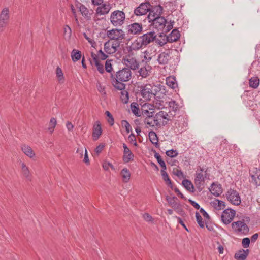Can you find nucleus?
<instances>
[{
	"label": "nucleus",
	"instance_id": "f257e3e1",
	"mask_svg": "<svg viewBox=\"0 0 260 260\" xmlns=\"http://www.w3.org/2000/svg\"><path fill=\"white\" fill-rule=\"evenodd\" d=\"M131 74L130 69L125 68L119 70L115 75L111 73L112 85L117 90H124L125 88V84L122 82L128 81L131 79Z\"/></svg>",
	"mask_w": 260,
	"mask_h": 260
},
{
	"label": "nucleus",
	"instance_id": "f03ea898",
	"mask_svg": "<svg viewBox=\"0 0 260 260\" xmlns=\"http://www.w3.org/2000/svg\"><path fill=\"white\" fill-rule=\"evenodd\" d=\"M125 18V13L123 11L116 10L111 13L110 19L114 26H119L123 24Z\"/></svg>",
	"mask_w": 260,
	"mask_h": 260
},
{
	"label": "nucleus",
	"instance_id": "7ed1b4c3",
	"mask_svg": "<svg viewBox=\"0 0 260 260\" xmlns=\"http://www.w3.org/2000/svg\"><path fill=\"white\" fill-rule=\"evenodd\" d=\"M171 120L167 112L160 111L157 113L153 118V121L156 126H165L167 124L168 121Z\"/></svg>",
	"mask_w": 260,
	"mask_h": 260
},
{
	"label": "nucleus",
	"instance_id": "20e7f679",
	"mask_svg": "<svg viewBox=\"0 0 260 260\" xmlns=\"http://www.w3.org/2000/svg\"><path fill=\"white\" fill-rule=\"evenodd\" d=\"M231 226L236 233L244 235H247L249 231V228L245 223L244 220L233 222L232 223Z\"/></svg>",
	"mask_w": 260,
	"mask_h": 260
},
{
	"label": "nucleus",
	"instance_id": "39448f33",
	"mask_svg": "<svg viewBox=\"0 0 260 260\" xmlns=\"http://www.w3.org/2000/svg\"><path fill=\"white\" fill-rule=\"evenodd\" d=\"M162 11L163 8L160 5L155 6L154 7L151 6L150 7V11H148L149 12L148 15L145 17L143 21L145 22L146 20H151V19H153V18L161 17V15L162 13Z\"/></svg>",
	"mask_w": 260,
	"mask_h": 260
},
{
	"label": "nucleus",
	"instance_id": "423d86ee",
	"mask_svg": "<svg viewBox=\"0 0 260 260\" xmlns=\"http://www.w3.org/2000/svg\"><path fill=\"white\" fill-rule=\"evenodd\" d=\"M151 5L149 2H145L141 3L138 7L134 10V15L131 16V18H134V16H144L146 17V15L147 12L150 11V7Z\"/></svg>",
	"mask_w": 260,
	"mask_h": 260
},
{
	"label": "nucleus",
	"instance_id": "0eeeda50",
	"mask_svg": "<svg viewBox=\"0 0 260 260\" xmlns=\"http://www.w3.org/2000/svg\"><path fill=\"white\" fill-rule=\"evenodd\" d=\"M126 33L127 35H139L143 32L142 23L134 22L126 26Z\"/></svg>",
	"mask_w": 260,
	"mask_h": 260
},
{
	"label": "nucleus",
	"instance_id": "6e6552de",
	"mask_svg": "<svg viewBox=\"0 0 260 260\" xmlns=\"http://www.w3.org/2000/svg\"><path fill=\"white\" fill-rule=\"evenodd\" d=\"M228 200L234 205H239L241 203V198L239 193L233 189L230 188L226 192Z\"/></svg>",
	"mask_w": 260,
	"mask_h": 260
},
{
	"label": "nucleus",
	"instance_id": "1a4fd4ad",
	"mask_svg": "<svg viewBox=\"0 0 260 260\" xmlns=\"http://www.w3.org/2000/svg\"><path fill=\"white\" fill-rule=\"evenodd\" d=\"M107 36L110 40L118 41L125 39L124 32L121 29L113 28L108 30Z\"/></svg>",
	"mask_w": 260,
	"mask_h": 260
},
{
	"label": "nucleus",
	"instance_id": "9d476101",
	"mask_svg": "<svg viewBox=\"0 0 260 260\" xmlns=\"http://www.w3.org/2000/svg\"><path fill=\"white\" fill-rule=\"evenodd\" d=\"M148 21L150 23V25L152 26L154 28L156 29L158 31H161V32H162L165 24H167V20L164 17L153 18V19Z\"/></svg>",
	"mask_w": 260,
	"mask_h": 260
},
{
	"label": "nucleus",
	"instance_id": "9b49d317",
	"mask_svg": "<svg viewBox=\"0 0 260 260\" xmlns=\"http://www.w3.org/2000/svg\"><path fill=\"white\" fill-rule=\"evenodd\" d=\"M9 17V9L4 8L0 13V32H2L8 24Z\"/></svg>",
	"mask_w": 260,
	"mask_h": 260
},
{
	"label": "nucleus",
	"instance_id": "f8f14e48",
	"mask_svg": "<svg viewBox=\"0 0 260 260\" xmlns=\"http://www.w3.org/2000/svg\"><path fill=\"white\" fill-rule=\"evenodd\" d=\"M235 211L232 209H225L221 215V220L226 225L229 224L233 220L235 215Z\"/></svg>",
	"mask_w": 260,
	"mask_h": 260
},
{
	"label": "nucleus",
	"instance_id": "ddd939ff",
	"mask_svg": "<svg viewBox=\"0 0 260 260\" xmlns=\"http://www.w3.org/2000/svg\"><path fill=\"white\" fill-rule=\"evenodd\" d=\"M141 90V95L144 99V101H149L153 96V86L150 84H146L142 86Z\"/></svg>",
	"mask_w": 260,
	"mask_h": 260
},
{
	"label": "nucleus",
	"instance_id": "4468645a",
	"mask_svg": "<svg viewBox=\"0 0 260 260\" xmlns=\"http://www.w3.org/2000/svg\"><path fill=\"white\" fill-rule=\"evenodd\" d=\"M123 63L131 70H135L138 68L139 63L136 59L130 55L126 56L122 60Z\"/></svg>",
	"mask_w": 260,
	"mask_h": 260
},
{
	"label": "nucleus",
	"instance_id": "2eb2a0df",
	"mask_svg": "<svg viewBox=\"0 0 260 260\" xmlns=\"http://www.w3.org/2000/svg\"><path fill=\"white\" fill-rule=\"evenodd\" d=\"M156 37L155 32L154 31H151L143 34L140 38L146 47L148 45L154 42Z\"/></svg>",
	"mask_w": 260,
	"mask_h": 260
},
{
	"label": "nucleus",
	"instance_id": "dca6fc26",
	"mask_svg": "<svg viewBox=\"0 0 260 260\" xmlns=\"http://www.w3.org/2000/svg\"><path fill=\"white\" fill-rule=\"evenodd\" d=\"M122 147L124 149L123 155L122 156L123 161L125 163L133 161L134 160V155L132 152L124 143L122 144Z\"/></svg>",
	"mask_w": 260,
	"mask_h": 260
},
{
	"label": "nucleus",
	"instance_id": "f3484780",
	"mask_svg": "<svg viewBox=\"0 0 260 260\" xmlns=\"http://www.w3.org/2000/svg\"><path fill=\"white\" fill-rule=\"evenodd\" d=\"M171 59L170 52H162L158 54L157 60L160 65H166L169 63Z\"/></svg>",
	"mask_w": 260,
	"mask_h": 260
},
{
	"label": "nucleus",
	"instance_id": "a211bd4d",
	"mask_svg": "<svg viewBox=\"0 0 260 260\" xmlns=\"http://www.w3.org/2000/svg\"><path fill=\"white\" fill-rule=\"evenodd\" d=\"M204 182L205 178L204 174L201 172L196 173L194 178V184L200 192L204 188V187L202 186L203 185Z\"/></svg>",
	"mask_w": 260,
	"mask_h": 260
},
{
	"label": "nucleus",
	"instance_id": "6ab92c4d",
	"mask_svg": "<svg viewBox=\"0 0 260 260\" xmlns=\"http://www.w3.org/2000/svg\"><path fill=\"white\" fill-rule=\"evenodd\" d=\"M166 37L168 42L172 43L177 41L180 38V34L178 29L175 28Z\"/></svg>",
	"mask_w": 260,
	"mask_h": 260
},
{
	"label": "nucleus",
	"instance_id": "aec40b11",
	"mask_svg": "<svg viewBox=\"0 0 260 260\" xmlns=\"http://www.w3.org/2000/svg\"><path fill=\"white\" fill-rule=\"evenodd\" d=\"M210 191L215 197L219 196L222 193L221 185L213 183L210 188Z\"/></svg>",
	"mask_w": 260,
	"mask_h": 260
},
{
	"label": "nucleus",
	"instance_id": "412c9836",
	"mask_svg": "<svg viewBox=\"0 0 260 260\" xmlns=\"http://www.w3.org/2000/svg\"><path fill=\"white\" fill-rule=\"evenodd\" d=\"M102 134V128L100 122L96 121L94 125L93 131L92 133L93 139L94 141L97 140Z\"/></svg>",
	"mask_w": 260,
	"mask_h": 260
},
{
	"label": "nucleus",
	"instance_id": "4be33fe9",
	"mask_svg": "<svg viewBox=\"0 0 260 260\" xmlns=\"http://www.w3.org/2000/svg\"><path fill=\"white\" fill-rule=\"evenodd\" d=\"M145 47V46L140 37L136 39L130 46L131 49L134 51H137Z\"/></svg>",
	"mask_w": 260,
	"mask_h": 260
},
{
	"label": "nucleus",
	"instance_id": "5701e85b",
	"mask_svg": "<svg viewBox=\"0 0 260 260\" xmlns=\"http://www.w3.org/2000/svg\"><path fill=\"white\" fill-rule=\"evenodd\" d=\"M149 140L157 148H159L160 145L158 142V137L156 133L151 131L148 134Z\"/></svg>",
	"mask_w": 260,
	"mask_h": 260
},
{
	"label": "nucleus",
	"instance_id": "b1692460",
	"mask_svg": "<svg viewBox=\"0 0 260 260\" xmlns=\"http://www.w3.org/2000/svg\"><path fill=\"white\" fill-rule=\"evenodd\" d=\"M151 107H152V105L147 104H144L142 106L141 110L142 113L145 114L147 117H149V115L150 116L151 113H153V116H154V109L151 108Z\"/></svg>",
	"mask_w": 260,
	"mask_h": 260
},
{
	"label": "nucleus",
	"instance_id": "393cba45",
	"mask_svg": "<svg viewBox=\"0 0 260 260\" xmlns=\"http://www.w3.org/2000/svg\"><path fill=\"white\" fill-rule=\"evenodd\" d=\"M248 249H241L235 254V258L238 260H245L249 253Z\"/></svg>",
	"mask_w": 260,
	"mask_h": 260
},
{
	"label": "nucleus",
	"instance_id": "a878e982",
	"mask_svg": "<svg viewBox=\"0 0 260 260\" xmlns=\"http://www.w3.org/2000/svg\"><path fill=\"white\" fill-rule=\"evenodd\" d=\"M91 56L94 62L95 66L97 68V70H98L100 73L103 74L104 72V67L103 65L100 63L99 60L97 59L96 54H95L93 52H91Z\"/></svg>",
	"mask_w": 260,
	"mask_h": 260
},
{
	"label": "nucleus",
	"instance_id": "bb28decb",
	"mask_svg": "<svg viewBox=\"0 0 260 260\" xmlns=\"http://www.w3.org/2000/svg\"><path fill=\"white\" fill-rule=\"evenodd\" d=\"M76 6L77 8H79V11L83 16L87 18L90 17L89 15V10L84 5L78 2V3L76 4Z\"/></svg>",
	"mask_w": 260,
	"mask_h": 260
},
{
	"label": "nucleus",
	"instance_id": "cd10ccee",
	"mask_svg": "<svg viewBox=\"0 0 260 260\" xmlns=\"http://www.w3.org/2000/svg\"><path fill=\"white\" fill-rule=\"evenodd\" d=\"M166 200L169 205H170L174 210L177 209V207H179L180 205V203L176 202V200H178V199L175 197L171 198L167 196Z\"/></svg>",
	"mask_w": 260,
	"mask_h": 260
},
{
	"label": "nucleus",
	"instance_id": "c85d7f7f",
	"mask_svg": "<svg viewBox=\"0 0 260 260\" xmlns=\"http://www.w3.org/2000/svg\"><path fill=\"white\" fill-rule=\"evenodd\" d=\"M110 7L109 5L103 4L101 6L96 9V13L100 15H105L107 14L110 11Z\"/></svg>",
	"mask_w": 260,
	"mask_h": 260
},
{
	"label": "nucleus",
	"instance_id": "c756f323",
	"mask_svg": "<svg viewBox=\"0 0 260 260\" xmlns=\"http://www.w3.org/2000/svg\"><path fill=\"white\" fill-rule=\"evenodd\" d=\"M182 185L185 189L190 192H194V187L192 182L188 179H184L182 181Z\"/></svg>",
	"mask_w": 260,
	"mask_h": 260
},
{
	"label": "nucleus",
	"instance_id": "7c9ffc66",
	"mask_svg": "<svg viewBox=\"0 0 260 260\" xmlns=\"http://www.w3.org/2000/svg\"><path fill=\"white\" fill-rule=\"evenodd\" d=\"M151 69V67L149 65L145 66L141 68L139 71L140 76H142L143 78L147 77L150 73Z\"/></svg>",
	"mask_w": 260,
	"mask_h": 260
},
{
	"label": "nucleus",
	"instance_id": "2f4dec72",
	"mask_svg": "<svg viewBox=\"0 0 260 260\" xmlns=\"http://www.w3.org/2000/svg\"><path fill=\"white\" fill-rule=\"evenodd\" d=\"M21 150L25 155L28 157L32 158L35 156V153L31 148L26 145H22L21 146Z\"/></svg>",
	"mask_w": 260,
	"mask_h": 260
},
{
	"label": "nucleus",
	"instance_id": "473e14b6",
	"mask_svg": "<svg viewBox=\"0 0 260 260\" xmlns=\"http://www.w3.org/2000/svg\"><path fill=\"white\" fill-rule=\"evenodd\" d=\"M22 173L23 176L29 181H31V175L30 173L29 170L28 168L25 165V164L23 162L22 164Z\"/></svg>",
	"mask_w": 260,
	"mask_h": 260
},
{
	"label": "nucleus",
	"instance_id": "72a5a7b5",
	"mask_svg": "<svg viewBox=\"0 0 260 260\" xmlns=\"http://www.w3.org/2000/svg\"><path fill=\"white\" fill-rule=\"evenodd\" d=\"M166 84L170 88L175 89L177 87V83L174 77L169 76L166 79Z\"/></svg>",
	"mask_w": 260,
	"mask_h": 260
},
{
	"label": "nucleus",
	"instance_id": "f704fd0d",
	"mask_svg": "<svg viewBox=\"0 0 260 260\" xmlns=\"http://www.w3.org/2000/svg\"><path fill=\"white\" fill-rule=\"evenodd\" d=\"M82 57V53L80 51L74 49L71 52V58L74 62L80 60Z\"/></svg>",
	"mask_w": 260,
	"mask_h": 260
},
{
	"label": "nucleus",
	"instance_id": "c9c22d12",
	"mask_svg": "<svg viewBox=\"0 0 260 260\" xmlns=\"http://www.w3.org/2000/svg\"><path fill=\"white\" fill-rule=\"evenodd\" d=\"M120 174L123 182H128L131 177V173L129 170L127 168H123L121 170Z\"/></svg>",
	"mask_w": 260,
	"mask_h": 260
},
{
	"label": "nucleus",
	"instance_id": "e433bc0d",
	"mask_svg": "<svg viewBox=\"0 0 260 260\" xmlns=\"http://www.w3.org/2000/svg\"><path fill=\"white\" fill-rule=\"evenodd\" d=\"M260 80L258 77H253L249 80V84L250 87L256 89L259 86Z\"/></svg>",
	"mask_w": 260,
	"mask_h": 260
},
{
	"label": "nucleus",
	"instance_id": "4c0bfd02",
	"mask_svg": "<svg viewBox=\"0 0 260 260\" xmlns=\"http://www.w3.org/2000/svg\"><path fill=\"white\" fill-rule=\"evenodd\" d=\"M169 112V113H171V112H173L174 113V114H171L173 116H174L175 114V112L178 110V104L175 101H171L169 102L168 104Z\"/></svg>",
	"mask_w": 260,
	"mask_h": 260
},
{
	"label": "nucleus",
	"instance_id": "58836bf2",
	"mask_svg": "<svg viewBox=\"0 0 260 260\" xmlns=\"http://www.w3.org/2000/svg\"><path fill=\"white\" fill-rule=\"evenodd\" d=\"M166 170H161V175L162 176V179L164 181L168 184V185L173 189V185L172 182L170 179L169 177V176L167 173L165 171Z\"/></svg>",
	"mask_w": 260,
	"mask_h": 260
},
{
	"label": "nucleus",
	"instance_id": "ea45409f",
	"mask_svg": "<svg viewBox=\"0 0 260 260\" xmlns=\"http://www.w3.org/2000/svg\"><path fill=\"white\" fill-rule=\"evenodd\" d=\"M213 206L218 210L223 209L225 207V203L218 199H216L213 202Z\"/></svg>",
	"mask_w": 260,
	"mask_h": 260
},
{
	"label": "nucleus",
	"instance_id": "a19ab883",
	"mask_svg": "<svg viewBox=\"0 0 260 260\" xmlns=\"http://www.w3.org/2000/svg\"><path fill=\"white\" fill-rule=\"evenodd\" d=\"M153 56V53L152 50L148 48L144 52V58L146 61V63L149 62Z\"/></svg>",
	"mask_w": 260,
	"mask_h": 260
},
{
	"label": "nucleus",
	"instance_id": "79ce46f5",
	"mask_svg": "<svg viewBox=\"0 0 260 260\" xmlns=\"http://www.w3.org/2000/svg\"><path fill=\"white\" fill-rule=\"evenodd\" d=\"M154 152H155L154 157L157 159V162H158V164L161 167V168H162L161 170H166L167 167H166L165 162L161 158V156L160 155V154L156 152L155 151H154Z\"/></svg>",
	"mask_w": 260,
	"mask_h": 260
},
{
	"label": "nucleus",
	"instance_id": "37998d69",
	"mask_svg": "<svg viewBox=\"0 0 260 260\" xmlns=\"http://www.w3.org/2000/svg\"><path fill=\"white\" fill-rule=\"evenodd\" d=\"M131 108L133 113L136 115V116H140L139 114L140 109L139 108V105L137 103L133 102L131 104Z\"/></svg>",
	"mask_w": 260,
	"mask_h": 260
},
{
	"label": "nucleus",
	"instance_id": "c03bdc74",
	"mask_svg": "<svg viewBox=\"0 0 260 260\" xmlns=\"http://www.w3.org/2000/svg\"><path fill=\"white\" fill-rule=\"evenodd\" d=\"M153 113L149 115V117H147L144 120V123L149 125L150 127H153L155 126V124L153 121Z\"/></svg>",
	"mask_w": 260,
	"mask_h": 260
},
{
	"label": "nucleus",
	"instance_id": "a18cd8bd",
	"mask_svg": "<svg viewBox=\"0 0 260 260\" xmlns=\"http://www.w3.org/2000/svg\"><path fill=\"white\" fill-rule=\"evenodd\" d=\"M56 74L58 81L62 83L64 81L63 74L62 70L59 67H57L56 69Z\"/></svg>",
	"mask_w": 260,
	"mask_h": 260
},
{
	"label": "nucleus",
	"instance_id": "49530a36",
	"mask_svg": "<svg viewBox=\"0 0 260 260\" xmlns=\"http://www.w3.org/2000/svg\"><path fill=\"white\" fill-rule=\"evenodd\" d=\"M195 216H196L197 222L198 224H199V226L201 228H205V223H204L203 219L202 216H201V215L199 214V213L198 212H196Z\"/></svg>",
	"mask_w": 260,
	"mask_h": 260
},
{
	"label": "nucleus",
	"instance_id": "de8ad7c7",
	"mask_svg": "<svg viewBox=\"0 0 260 260\" xmlns=\"http://www.w3.org/2000/svg\"><path fill=\"white\" fill-rule=\"evenodd\" d=\"M104 50H105L106 53H107V54H112L114 53V52L113 50V49H112V48L110 45L109 41H108L104 43Z\"/></svg>",
	"mask_w": 260,
	"mask_h": 260
},
{
	"label": "nucleus",
	"instance_id": "09e8293b",
	"mask_svg": "<svg viewBox=\"0 0 260 260\" xmlns=\"http://www.w3.org/2000/svg\"><path fill=\"white\" fill-rule=\"evenodd\" d=\"M164 86H155L154 88H153V96L157 94H159L162 92H165Z\"/></svg>",
	"mask_w": 260,
	"mask_h": 260
},
{
	"label": "nucleus",
	"instance_id": "8fccbe9b",
	"mask_svg": "<svg viewBox=\"0 0 260 260\" xmlns=\"http://www.w3.org/2000/svg\"><path fill=\"white\" fill-rule=\"evenodd\" d=\"M121 99L123 103H127L128 99H129V96H128V93L127 91L123 90H121Z\"/></svg>",
	"mask_w": 260,
	"mask_h": 260
},
{
	"label": "nucleus",
	"instance_id": "3c124183",
	"mask_svg": "<svg viewBox=\"0 0 260 260\" xmlns=\"http://www.w3.org/2000/svg\"><path fill=\"white\" fill-rule=\"evenodd\" d=\"M96 56L98 59H100L103 60L106 59L108 57L107 54L105 53L101 49L98 51Z\"/></svg>",
	"mask_w": 260,
	"mask_h": 260
},
{
	"label": "nucleus",
	"instance_id": "603ef678",
	"mask_svg": "<svg viewBox=\"0 0 260 260\" xmlns=\"http://www.w3.org/2000/svg\"><path fill=\"white\" fill-rule=\"evenodd\" d=\"M56 120L55 118H51L50 120V125L49 127L48 128V131H49L50 133L51 134L53 133L54 131V128L56 126Z\"/></svg>",
	"mask_w": 260,
	"mask_h": 260
},
{
	"label": "nucleus",
	"instance_id": "864d4df0",
	"mask_svg": "<svg viewBox=\"0 0 260 260\" xmlns=\"http://www.w3.org/2000/svg\"><path fill=\"white\" fill-rule=\"evenodd\" d=\"M121 125L123 127L125 128L127 133H129L132 131V127L127 120H123L121 121Z\"/></svg>",
	"mask_w": 260,
	"mask_h": 260
},
{
	"label": "nucleus",
	"instance_id": "5fc2aeb1",
	"mask_svg": "<svg viewBox=\"0 0 260 260\" xmlns=\"http://www.w3.org/2000/svg\"><path fill=\"white\" fill-rule=\"evenodd\" d=\"M173 25L172 22H170V23H168L167 25H166V24H165V28L163 29L162 32H160V37H162V34H164L165 36H166L165 34L168 32L171 29L173 28Z\"/></svg>",
	"mask_w": 260,
	"mask_h": 260
},
{
	"label": "nucleus",
	"instance_id": "6e6d98bb",
	"mask_svg": "<svg viewBox=\"0 0 260 260\" xmlns=\"http://www.w3.org/2000/svg\"><path fill=\"white\" fill-rule=\"evenodd\" d=\"M105 115L108 118L107 119V121L108 122V123H109V124L111 126H112L114 124V118H113L112 114H111V113L109 111H106L105 112Z\"/></svg>",
	"mask_w": 260,
	"mask_h": 260
},
{
	"label": "nucleus",
	"instance_id": "4d7b16f0",
	"mask_svg": "<svg viewBox=\"0 0 260 260\" xmlns=\"http://www.w3.org/2000/svg\"><path fill=\"white\" fill-rule=\"evenodd\" d=\"M128 139L131 143H133L135 146H138L136 138L134 134L131 133L128 137Z\"/></svg>",
	"mask_w": 260,
	"mask_h": 260
},
{
	"label": "nucleus",
	"instance_id": "13d9d810",
	"mask_svg": "<svg viewBox=\"0 0 260 260\" xmlns=\"http://www.w3.org/2000/svg\"><path fill=\"white\" fill-rule=\"evenodd\" d=\"M165 92H162L159 94H157L154 96L155 99L156 100V104H159L160 106H163L162 103L164 101L161 100L162 97L164 95Z\"/></svg>",
	"mask_w": 260,
	"mask_h": 260
},
{
	"label": "nucleus",
	"instance_id": "bf43d9fd",
	"mask_svg": "<svg viewBox=\"0 0 260 260\" xmlns=\"http://www.w3.org/2000/svg\"><path fill=\"white\" fill-rule=\"evenodd\" d=\"M166 154L168 156H169L171 158L175 157L178 154L177 151L176 150H174L173 149H171V150L167 151L166 152Z\"/></svg>",
	"mask_w": 260,
	"mask_h": 260
},
{
	"label": "nucleus",
	"instance_id": "052dcab7",
	"mask_svg": "<svg viewBox=\"0 0 260 260\" xmlns=\"http://www.w3.org/2000/svg\"><path fill=\"white\" fill-rule=\"evenodd\" d=\"M250 240L248 238H244L242 239V244L244 248H247L249 246Z\"/></svg>",
	"mask_w": 260,
	"mask_h": 260
},
{
	"label": "nucleus",
	"instance_id": "680f3d73",
	"mask_svg": "<svg viewBox=\"0 0 260 260\" xmlns=\"http://www.w3.org/2000/svg\"><path fill=\"white\" fill-rule=\"evenodd\" d=\"M154 41H155V43L157 45H159L160 46H164L168 42L167 41V37L166 38H164V39H162V40L159 39H158V38H157L156 37V39L154 40Z\"/></svg>",
	"mask_w": 260,
	"mask_h": 260
},
{
	"label": "nucleus",
	"instance_id": "e2e57ef3",
	"mask_svg": "<svg viewBox=\"0 0 260 260\" xmlns=\"http://www.w3.org/2000/svg\"><path fill=\"white\" fill-rule=\"evenodd\" d=\"M105 70L108 73H111L112 70V64L109 60H107L105 62Z\"/></svg>",
	"mask_w": 260,
	"mask_h": 260
},
{
	"label": "nucleus",
	"instance_id": "0e129e2a",
	"mask_svg": "<svg viewBox=\"0 0 260 260\" xmlns=\"http://www.w3.org/2000/svg\"><path fill=\"white\" fill-rule=\"evenodd\" d=\"M103 167L105 170H108L109 167L113 170L115 169L113 165L109 162H104L103 164Z\"/></svg>",
	"mask_w": 260,
	"mask_h": 260
},
{
	"label": "nucleus",
	"instance_id": "69168bd1",
	"mask_svg": "<svg viewBox=\"0 0 260 260\" xmlns=\"http://www.w3.org/2000/svg\"><path fill=\"white\" fill-rule=\"evenodd\" d=\"M254 173L255 172H253ZM250 176L251 177L252 180L251 182L254 184L255 186H258V181H257V174L255 173V174H250Z\"/></svg>",
	"mask_w": 260,
	"mask_h": 260
},
{
	"label": "nucleus",
	"instance_id": "338daca9",
	"mask_svg": "<svg viewBox=\"0 0 260 260\" xmlns=\"http://www.w3.org/2000/svg\"><path fill=\"white\" fill-rule=\"evenodd\" d=\"M178 214L183 216L185 213L184 211L182 208L181 205L180 204L179 207H177V209L174 210Z\"/></svg>",
	"mask_w": 260,
	"mask_h": 260
},
{
	"label": "nucleus",
	"instance_id": "774afa93",
	"mask_svg": "<svg viewBox=\"0 0 260 260\" xmlns=\"http://www.w3.org/2000/svg\"><path fill=\"white\" fill-rule=\"evenodd\" d=\"M143 218L144 220L148 222H150L153 221L152 217L148 213H145L143 214Z\"/></svg>",
	"mask_w": 260,
	"mask_h": 260
}]
</instances>
